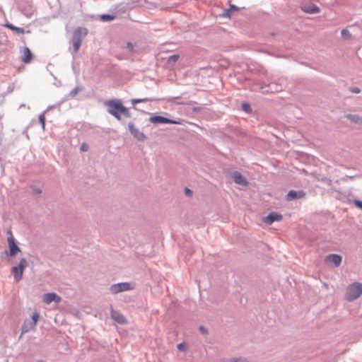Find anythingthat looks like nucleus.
<instances>
[{
	"label": "nucleus",
	"instance_id": "31",
	"mask_svg": "<svg viewBox=\"0 0 362 362\" xmlns=\"http://www.w3.org/2000/svg\"><path fill=\"white\" fill-rule=\"evenodd\" d=\"M177 348L180 350L184 351L185 350V344H179L177 345Z\"/></svg>",
	"mask_w": 362,
	"mask_h": 362
},
{
	"label": "nucleus",
	"instance_id": "8",
	"mask_svg": "<svg viewBox=\"0 0 362 362\" xmlns=\"http://www.w3.org/2000/svg\"><path fill=\"white\" fill-rule=\"evenodd\" d=\"M150 121L153 123H167V124H180L181 122L173 119H168L162 116L151 117Z\"/></svg>",
	"mask_w": 362,
	"mask_h": 362
},
{
	"label": "nucleus",
	"instance_id": "35",
	"mask_svg": "<svg viewBox=\"0 0 362 362\" xmlns=\"http://www.w3.org/2000/svg\"><path fill=\"white\" fill-rule=\"evenodd\" d=\"M37 362H43L42 361H37Z\"/></svg>",
	"mask_w": 362,
	"mask_h": 362
},
{
	"label": "nucleus",
	"instance_id": "29",
	"mask_svg": "<svg viewBox=\"0 0 362 362\" xmlns=\"http://www.w3.org/2000/svg\"><path fill=\"white\" fill-rule=\"evenodd\" d=\"M81 149L83 151H86L88 150V146L85 144H83L81 146Z\"/></svg>",
	"mask_w": 362,
	"mask_h": 362
},
{
	"label": "nucleus",
	"instance_id": "23",
	"mask_svg": "<svg viewBox=\"0 0 362 362\" xmlns=\"http://www.w3.org/2000/svg\"><path fill=\"white\" fill-rule=\"evenodd\" d=\"M101 19L103 21H112L114 19V16L105 14L101 16Z\"/></svg>",
	"mask_w": 362,
	"mask_h": 362
},
{
	"label": "nucleus",
	"instance_id": "24",
	"mask_svg": "<svg viewBox=\"0 0 362 362\" xmlns=\"http://www.w3.org/2000/svg\"><path fill=\"white\" fill-rule=\"evenodd\" d=\"M242 107H243V110L245 111L246 112H250L251 111L250 106L247 103H243Z\"/></svg>",
	"mask_w": 362,
	"mask_h": 362
},
{
	"label": "nucleus",
	"instance_id": "28",
	"mask_svg": "<svg viewBox=\"0 0 362 362\" xmlns=\"http://www.w3.org/2000/svg\"><path fill=\"white\" fill-rule=\"evenodd\" d=\"M146 101V99H136V100H133V103H142V102H145Z\"/></svg>",
	"mask_w": 362,
	"mask_h": 362
},
{
	"label": "nucleus",
	"instance_id": "32",
	"mask_svg": "<svg viewBox=\"0 0 362 362\" xmlns=\"http://www.w3.org/2000/svg\"><path fill=\"white\" fill-rule=\"evenodd\" d=\"M351 91H352L353 93H360V90H359V88H352V89H351Z\"/></svg>",
	"mask_w": 362,
	"mask_h": 362
},
{
	"label": "nucleus",
	"instance_id": "22",
	"mask_svg": "<svg viewBox=\"0 0 362 362\" xmlns=\"http://www.w3.org/2000/svg\"><path fill=\"white\" fill-rule=\"evenodd\" d=\"M179 57H180V56L178 54H173V55H172V56L168 57V62L169 63H170V62H176L178 60Z\"/></svg>",
	"mask_w": 362,
	"mask_h": 362
},
{
	"label": "nucleus",
	"instance_id": "21",
	"mask_svg": "<svg viewBox=\"0 0 362 362\" xmlns=\"http://www.w3.org/2000/svg\"><path fill=\"white\" fill-rule=\"evenodd\" d=\"M341 35L345 39H350L351 38V33L349 32L348 30L344 29L341 30Z\"/></svg>",
	"mask_w": 362,
	"mask_h": 362
},
{
	"label": "nucleus",
	"instance_id": "30",
	"mask_svg": "<svg viewBox=\"0 0 362 362\" xmlns=\"http://www.w3.org/2000/svg\"><path fill=\"white\" fill-rule=\"evenodd\" d=\"M185 194L187 195V196H191L192 195V191L190 189H189L188 188H186L185 189Z\"/></svg>",
	"mask_w": 362,
	"mask_h": 362
},
{
	"label": "nucleus",
	"instance_id": "17",
	"mask_svg": "<svg viewBox=\"0 0 362 362\" xmlns=\"http://www.w3.org/2000/svg\"><path fill=\"white\" fill-rule=\"evenodd\" d=\"M352 122L358 124L362 127V117L356 115H348L346 116Z\"/></svg>",
	"mask_w": 362,
	"mask_h": 362
},
{
	"label": "nucleus",
	"instance_id": "2",
	"mask_svg": "<svg viewBox=\"0 0 362 362\" xmlns=\"http://www.w3.org/2000/svg\"><path fill=\"white\" fill-rule=\"evenodd\" d=\"M362 294V284L354 283L349 285L346 290V299L352 301Z\"/></svg>",
	"mask_w": 362,
	"mask_h": 362
},
{
	"label": "nucleus",
	"instance_id": "14",
	"mask_svg": "<svg viewBox=\"0 0 362 362\" xmlns=\"http://www.w3.org/2000/svg\"><path fill=\"white\" fill-rule=\"evenodd\" d=\"M302 10L308 13H317L320 12V8L316 5L310 4L302 6Z\"/></svg>",
	"mask_w": 362,
	"mask_h": 362
},
{
	"label": "nucleus",
	"instance_id": "34",
	"mask_svg": "<svg viewBox=\"0 0 362 362\" xmlns=\"http://www.w3.org/2000/svg\"><path fill=\"white\" fill-rule=\"evenodd\" d=\"M200 329L202 331V332H204V329L202 327H200Z\"/></svg>",
	"mask_w": 362,
	"mask_h": 362
},
{
	"label": "nucleus",
	"instance_id": "4",
	"mask_svg": "<svg viewBox=\"0 0 362 362\" xmlns=\"http://www.w3.org/2000/svg\"><path fill=\"white\" fill-rule=\"evenodd\" d=\"M10 236L8 237V246L9 249V255L13 256L16 255L18 252H21V249L19 247L16 245L15 242V238H13V235L11 232H9Z\"/></svg>",
	"mask_w": 362,
	"mask_h": 362
},
{
	"label": "nucleus",
	"instance_id": "25",
	"mask_svg": "<svg viewBox=\"0 0 362 362\" xmlns=\"http://www.w3.org/2000/svg\"><path fill=\"white\" fill-rule=\"evenodd\" d=\"M354 204H355L356 206H357L358 208L362 209V202L361 201L354 200Z\"/></svg>",
	"mask_w": 362,
	"mask_h": 362
},
{
	"label": "nucleus",
	"instance_id": "6",
	"mask_svg": "<svg viewBox=\"0 0 362 362\" xmlns=\"http://www.w3.org/2000/svg\"><path fill=\"white\" fill-rule=\"evenodd\" d=\"M21 61L25 64H29L32 62L33 54L28 47H24L21 49Z\"/></svg>",
	"mask_w": 362,
	"mask_h": 362
},
{
	"label": "nucleus",
	"instance_id": "12",
	"mask_svg": "<svg viewBox=\"0 0 362 362\" xmlns=\"http://www.w3.org/2000/svg\"><path fill=\"white\" fill-rule=\"evenodd\" d=\"M88 30L86 28H78L74 32L73 40L82 41V38L86 36Z\"/></svg>",
	"mask_w": 362,
	"mask_h": 362
},
{
	"label": "nucleus",
	"instance_id": "10",
	"mask_svg": "<svg viewBox=\"0 0 362 362\" xmlns=\"http://www.w3.org/2000/svg\"><path fill=\"white\" fill-rule=\"evenodd\" d=\"M282 219V215L272 212L264 218V222L268 225H271L274 221H279Z\"/></svg>",
	"mask_w": 362,
	"mask_h": 362
},
{
	"label": "nucleus",
	"instance_id": "13",
	"mask_svg": "<svg viewBox=\"0 0 362 362\" xmlns=\"http://www.w3.org/2000/svg\"><path fill=\"white\" fill-rule=\"evenodd\" d=\"M305 196V193L303 191H290L286 196V199L288 201L295 199H300Z\"/></svg>",
	"mask_w": 362,
	"mask_h": 362
},
{
	"label": "nucleus",
	"instance_id": "26",
	"mask_svg": "<svg viewBox=\"0 0 362 362\" xmlns=\"http://www.w3.org/2000/svg\"><path fill=\"white\" fill-rule=\"evenodd\" d=\"M29 329H30V327H28V326L24 325L22 327V334L28 332L29 331Z\"/></svg>",
	"mask_w": 362,
	"mask_h": 362
},
{
	"label": "nucleus",
	"instance_id": "27",
	"mask_svg": "<svg viewBox=\"0 0 362 362\" xmlns=\"http://www.w3.org/2000/svg\"><path fill=\"white\" fill-rule=\"evenodd\" d=\"M39 119H40V123L42 124V127L44 128L45 127V117L43 115H40L39 117Z\"/></svg>",
	"mask_w": 362,
	"mask_h": 362
},
{
	"label": "nucleus",
	"instance_id": "3",
	"mask_svg": "<svg viewBox=\"0 0 362 362\" xmlns=\"http://www.w3.org/2000/svg\"><path fill=\"white\" fill-rule=\"evenodd\" d=\"M28 263L25 259L22 258L20 260L18 266H15L11 268V273L13 274L16 281H19L23 276L24 269L27 267Z\"/></svg>",
	"mask_w": 362,
	"mask_h": 362
},
{
	"label": "nucleus",
	"instance_id": "9",
	"mask_svg": "<svg viewBox=\"0 0 362 362\" xmlns=\"http://www.w3.org/2000/svg\"><path fill=\"white\" fill-rule=\"evenodd\" d=\"M341 259L342 258L340 255L332 254L326 257L325 262L327 264L338 267L341 264Z\"/></svg>",
	"mask_w": 362,
	"mask_h": 362
},
{
	"label": "nucleus",
	"instance_id": "15",
	"mask_svg": "<svg viewBox=\"0 0 362 362\" xmlns=\"http://www.w3.org/2000/svg\"><path fill=\"white\" fill-rule=\"evenodd\" d=\"M111 317L115 322L119 324L125 325L127 323L126 318L119 313L112 312Z\"/></svg>",
	"mask_w": 362,
	"mask_h": 362
},
{
	"label": "nucleus",
	"instance_id": "11",
	"mask_svg": "<svg viewBox=\"0 0 362 362\" xmlns=\"http://www.w3.org/2000/svg\"><path fill=\"white\" fill-rule=\"evenodd\" d=\"M231 176L236 184L242 186L247 185V182L246 179L240 173L234 172L232 173Z\"/></svg>",
	"mask_w": 362,
	"mask_h": 362
},
{
	"label": "nucleus",
	"instance_id": "19",
	"mask_svg": "<svg viewBox=\"0 0 362 362\" xmlns=\"http://www.w3.org/2000/svg\"><path fill=\"white\" fill-rule=\"evenodd\" d=\"M39 317H40V315L37 312H35L33 315H32V320H33V322L31 323V327H35L38 320H39Z\"/></svg>",
	"mask_w": 362,
	"mask_h": 362
},
{
	"label": "nucleus",
	"instance_id": "16",
	"mask_svg": "<svg viewBox=\"0 0 362 362\" xmlns=\"http://www.w3.org/2000/svg\"><path fill=\"white\" fill-rule=\"evenodd\" d=\"M129 129L131 133L134 135L135 138L139 140H143L145 138V136L143 133L140 132L138 129H136L134 124L132 123L129 124Z\"/></svg>",
	"mask_w": 362,
	"mask_h": 362
},
{
	"label": "nucleus",
	"instance_id": "18",
	"mask_svg": "<svg viewBox=\"0 0 362 362\" xmlns=\"http://www.w3.org/2000/svg\"><path fill=\"white\" fill-rule=\"evenodd\" d=\"M6 27H8V28H10L11 30H13V31H16L17 33H25V30L23 28H18V27H16L13 25H11V24H7L6 25Z\"/></svg>",
	"mask_w": 362,
	"mask_h": 362
},
{
	"label": "nucleus",
	"instance_id": "1",
	"mask_svg": "<svg viewBox=\"0 0 362 362\" xmlns=\"http://www.w3.org/2000/svg\"><path fill=\"white\" fill-rule=\"evenodd\" d=\"M105 105L108 107V112L115 117L118 120L121 119V115L125 117H130L128 109L123 106L119 100H110L107 101Z\"/></svg>",
	"mask_w": 362,
	"mask_h": 362
},
{
	"label": "nucleus",
	"instance_id": "7",
	"mask_svg": "<svg viewBox=\"0 0 362 362\" xmlns=\"http://www.w3.org/2000/svg\"><path fill=\"white\" fill-rule=\"evenodd\" d=\"M42 300L45 304H49L52 302L59 303L61 297L55 293H48L43 296Z\"/></svg>",
	"mask_w": 362,
	"mask_h": 362
},
{
	"label": "nucleus",
	"instance_id": "5",
	"mask_svg": "<svg viewBox=\"0 0 362 362\" xmlns=\"http://www.w3.org/2000/svg\"><path fill=\"white\" fill-rule=\"evenodd\" d=\"M132 287L129 283H119L114 284L111 286L110 290L112 293H117L119 292L131 290Z\"/></svg>",
	"mask_w": 362,
	"mask_h": 362
},
{
	"label": "nucleus",
	"instance_id": "33",
	"mask_svg": "<svg viewBox=\"0 0 362 362\" xmlns=\"http://www.w3.org/2000/svg\"><path fill=\"white\" fill-rule=\"evenodd\" d=\"M127 47L132 50L133 49V45L130 42L127 43Z\"/></svg>",
	"mask_w": 362,
	"mask_h": 362
},
{
	"label": "nucleus",
	"instance_id": "20",
	"mask_svg": "<svg viewBox=\"0 0 362 362\" xmlns=\"http://www.w3.org/2000/svg\"><path fill=\"white\" fill-rule=\"evenodd\" d=\"M81 44V41H79L78 40H73V47H74V53L78 52V51L80 48Z\"/></svg>",
	"mask_w": 362,
	"mask_h": 362
}]
</instances>
